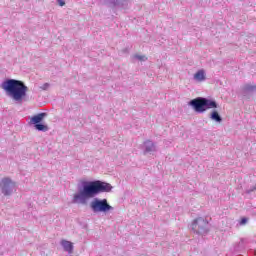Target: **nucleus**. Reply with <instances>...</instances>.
Here are the masks:
<instances>
[{
  "label": "nucleus",
  "mask_w": 256,
  "mask_h": 256,
  "mask_svg": "<svg viewBox=\"0 0 256 256\" xmlns=\"http://www.w3.org/2000/svg\"><path fill=\"white\" fill-rule=\"evenodd\" d=\"M113 186L101 180H80L78 191L73 195L72 203L76 205H87L89 199H95L101 193H111Z\"/></svg>",
  "instance_id": "nucleus-1"
},
{
  "label": "nucleus",
  "mask_w": 256,
  "mask_h": 256,
  "mask_svg": "<svg viewBox=\"0 0 256 256\" xmlns=\"http://www.w3.org/2000/svg\"><path fill=\"white\" fill-rule=\"evenodd\" d=\"M1 87L6 95L16 103H23L29 91V87L25 85V82L17 79H7L2 82Z\"/></svg>",
  "instance_id": "nucleus-2"
},
{
  "label": "nucleus",
  "mask_w": 256,
  "mask_h": 256,
  "mask_svg": "<svg viewBox=\"0 0 256 256\" xmlns=\"http://www.w3.org/2000/svg\"><path fill=\"white\" fill-rule=\"evenodd\" d=\"M189 105L193 107L196 113H205L209 109H217V102L213 99L198 97L192 99Z\"/></svg>",
  "instance_id": "nucleus-3"
},
{
  "label": "nucleus",
  "mask_w": 256,
  "mask_h": 256,
  "mask_svg": "<svg viewBox=\"0 0 256 256\" xmlns=\"http://www.w3.org/2000/svg\"><path fill=\"white\" fill-rule=\"evenodd\" d=\"M90 209L93 213H111L115 208L109 204L106 198H93L90 202Z\"/></svg>",
  "instance_id": "nucleus-4"
},
{
  "label": "nucleus",
  "mask_w": 256,
  "mask_h": 256,
  "mask_svg": "<svg viewBox=\"0 0 256 256\" xmlns=\"http://www.w3.org/2000/svg\"><path fill=\"white\" fill-rule=\"evenodd\" d=\"M191 229L196 235H207L209 233V222L202 217L196 218L191 224Z\"/></svg>",
  "instance_id": "nucleus-5"
},
{
  "label": "nucleus",
  "mask_w": 256,
  "mask_h": 256,
  "mask_svg": "<svg viewBox=\"0 0 256 256\" xmlns=\"http://www.w3.org/2000/svg\"><path fill=\"white\" fill-rule=\"evenodd\" d=\"M16 187L17 184L15 181L9 177H4L0 180V191L5 197L13 195V191H15Z\"/></svg>",
  "instance_id": "nucleus-6"
},
{
  "label": "nucleus",
  "mask_w": 256,
  "mask_h": 256,
  "mask_svg": "<svg viewBox=\"0 0 256 256\" xmlns=\"http://www.w3.org/2000/svg\"><path fill=\"white\" fill-rule=\"evenodd\" d=\"M193 79L196 83H203V81H206L207 79V74L203 69H200L193 75Z\"/></svg>",
  "instance_id": "nucleus-7"
},
{
  "label": "nucleus",
  "mask_w": 256,
  "mask_h": 256,
  "mask_svg": "<svg viewBox=\"0 0 256 256\" xmlns=\"http://www.w3.org/2000/svg\"><path fill=\"white\" fill-rule=\"evenodd\" d=\"M45 117H47V113H45V112L34 115L30 119V124L38 125L39 123H41V121H43V119H45Z\"/></svg>",
  "instance_id": "nucleus-8"
},
{
  "label": "nucleus",
  "mask_w": 256,
  "mask_h": 256,
  "mask_svg": "<svg viewBox=\"0 0 256 256\" xmlns=\"http://www.w3.org/2000/svg\"><path fill=\"white\" fill-rule=\"evenodd\" d=\"M60 245L63 248V250L66 253H68L69 255H71V253H73V244L71 243V241L61 240Z\"/></svg>",
  "instance_id": "nucleus-9"
},
{
  "label": "nucleus",
  "mask_w": 256,
  "mask_h": 256,
  "mask_svg": "<svg viewBox=\"0 0 256 256\" xmlns=\"http://www.w3.org/2000/svg\"><path fill=\"white\" fill-rule=\"evenodd\" d=\"M144 149H145V153L155 152L156 151L155 143H153V141L151 140H147L146 142H144Z\"/></svg>",
  "instance_id": "nucleus-10"
},
{
  "label": "nucleus",
  "mask_w": 256,
  "mask_h": 256,
  "mask_svg": "<svg viewBox=\"0 0 256 256\" xmlns=\"http://www.w3.org/2000/svg\"><path fill=\"white\" fill-rule=\"evenodd\" d=\"M210 119L212 121H215L216 123H222L223 118L221 117V115H219V112H217L216 110L212 111V113L210 114Z\"/></svg>",
  "instance_id": "nucleus-11"
},
{
  "label": "nucleus",
  "mask_w": 256,
  "mask_h": 256,
  "mask_svg": "<svg viewBox=\"0 0 256 256\" xmlns=\"http://www.w3.org/2000/svg\"><path fill=\"white\" fill-rule=\"evenodd\" d=\"M244 93H253L256 91V86L251 84H246L243 88Z\"/></svg>",
  "instance_id": "nucleus-12"
},
{
  "label": "nucleus",
  "mask_w": 256,
  "mask_h": 256,
  "mask_svg": "<svg viewBox=\"0 0 256 256\" xmlns=\"http://www.w3.org/2000/svg\"><path fill=\"white\" fill-rule=\"evenodd\" d=\"M34 127L37 131H42L43 133H46V131H49V127L45 124H36Z\"/></svg>",
  "instance_id": "nucleus-13"
},
{
  "label": "nucleus",
  "mask_w": 256,
  "mask_h": 256,
  "mask_svg": "<svg viewBox=\"0 0 256 256\" xmlns=\"http://www.w3.org/2000/svg\"><path fill=\"white\" fill-rule=\"evenodd\" d=\"M133 59H137L138 61H143V62H145V61H147V56H145V55H140V54H135V55L133 56Z\"/></svg>",
  "instance_id": "nucleus-14"
},
{
  "label": "nucleus",
  "mask_w": 256,
  "mask_h": 256,
  "mask_svg": "<svg viewBox=\"0 0 256 256\" xmlns=\"http://www.w3.org/2000/svg\"><path fill=\"white\" fill-rule=\"evenodd\" d=\"M40 89H42L43 91H47V89H49V83H45L43 84Z\"/></svg>",
  "instance_id": "nucleus-15"
},
{
  "label": "nucleus",
  "mask_w": 256,
  "mask_h": 256,
  "mask_svg": "<svg viewBox=\"0 0 256 256\" xmlns=\"http://www.w3.org/2000/svg\"><path fill=\"white\" fill-rule=\"evenodd\" d=\"M57 2L60 7H65V0H57Z\"/></svg>",
  "instance_id": "nucleus-16"
},
{
  "label": "nucleus",
  "mask_w": 256,
  "mask_h": 256,
  "mask_svg": "<svg viewBox=\"0 0 256 256\" xmlns=\"http://www.w3.org/2000/svg\"><path fill=\"white\" fill-rule=\"evenodd\" d=\"M247 223V218H242L240 221V225H245Z\"/></svg>",
  "instance_id": "nucleus-17"
},
{
  "label": "nucleus",
  "mask_w": 256,
  "mask_h": 256,
  "mask_svg": "<svg viewBox=\"0 0 256 256\" xmlns=\"http://www.w3.org/2000/svg\"><path fill=\"white\" fill-rule=\"evenodd\" d=\"M124 53H129V49L126 48V49L124 50Z\"/></svg>",
  "instance_id": "nucleus-18"
}]
</instances>
